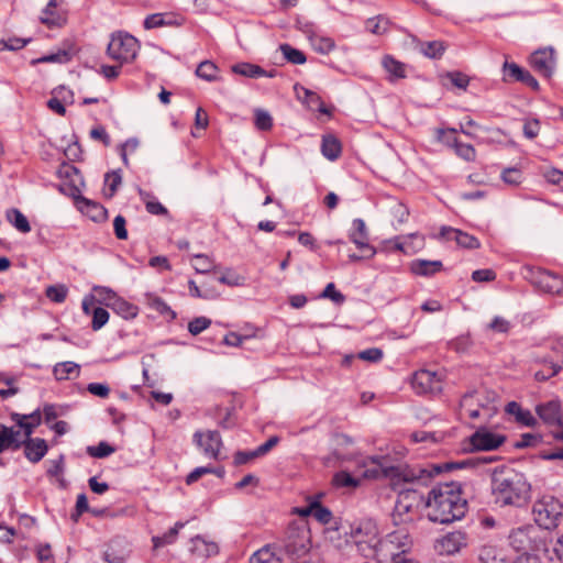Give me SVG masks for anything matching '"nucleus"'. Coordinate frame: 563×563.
<instances>
[{
	"instance_id": "29",
	"label": "nucleus",
	"mask_w": 563,
	"mask_h": 563,
	"mask_svg": "<svg viewBox=\"0 0 563 563\" xmlns=\"http://www.w3.org/2000/svg\"><path fill=\"white\" fill-rule=\"evenodd\" d=\"M282 554L278 542L266 544L252 555L251 563H269L274 558L280 560Z\"/></svg>"
},
{
	"instance_id": "63",
	"label": "nucleus",
	"mask_w": 563,
	"mask_h": 563,
	"mask_svg": "<svg viewBox=\"0 0 563 563\" xmlns=\"http://www.w3.org/2000/svg\"><path fill=\"white\" fill-rule=\"evenodd\" d=\"M126 221L125 218L121 214H118L113 220V229L117 239L126 240L128 239V230L125 228Z\"/></svg>"
},
{
	"instance_id": "47",
	"label": "nucleus",
	"mask_w": 563,
	"mask_h": 563,
	"mask_svg": "<svg viewBox=\"0 0 563 563\" xmlns=\"http://www.w3.org/2000/svg\"><path fill=\"white\" fill-rule=\"evenodd\" d=\"M42 422L41 409H36L33 412L27 415V420H24L21 424V429L24 431L25 437H31L34 432V429L38 427Z\"/></svg>"
},
{
	"instance_id": "45",
	"label": "nucleus",
	"mask_w": 563,
	"mask_h": 563,
	"mask_svg": "<svg viewBox=\"0 0 563 563\" xmlns=\"http://www.w3.org/2000/svg\"><path fill=\"white\" fill-rule=\"evenodd\" d=\"M279 49L284 57L291 64L301 65L307 60L306 55L301 51L292 47L289 44H282Z\"/></svg>"
},
{
	"instance_id": "62",
	"label": "nucleus",
	"mask_w": 563,
	"mask_h": 563,
	"mask_svg": "<svg viewBox=\"0 0 563 563\" xmlns=\"http://www.w3.org/2000/svg\"><path fill=\"white\" fill-rule=\"evenodd\" d=\"M42 412L46 423H49L57 417L64 415V410L54 404H45L41 413Z\"/></svg>"
},
{
	"instance_id": "11",
	"label": "nucleus",
	"mask_w": 563,
	"mask_h": 563,
	"mask_svg": "<svg viewBox=\"0 0 563 563\" xmlns=\"http://www.w3.org/2000/svg\"><path fill=\"white\" fill-rule=\"evenodd\" d=\"M532 282L543 292L563 294V277L550 271L538 268L533 272Z\"/></svg>"
},
{
	"instance_id": "48",
	"label": "nucleus",
	"mask_w": 563,
	"mask_h": 563,
	"mask_svg": "<svg viewBox=\"0 0 563 563\" xmlns=\"http://www.w3.org/2000/svg\"><path fill=\"white\" fill-rule=\"evenodd\" d=\"M114 451V446L110 445L108 442L104 441L99 442L97 445H91L87 448V453L96 459L107 457Z\"/></svg>"
},
{
	"instance_id": "12",
	"label": "nucleus",
	"mask_w": 563,
	"mask_h": 563,
	"mask_svg": "<svg viewBox=\"0 0 563 563\" xmlns=\"http://www.w3.org/2000/svg\"><path fill=\"white\" fill-rule=\"evenodd\" d=\"M505 441V435L493 433L485 428L478 429L470 438L472 451H493L498 449Z\"/></svg>"
},
{
	"instance_id": "17",
	"label": "nucleus",
	"mask_w": 563,
	"mask_h": 563,
	"mask_svg": "<svg viewBox=\"0 0 563 563\" xmlns=\"http://www.w3.org/2000/svg\"><path fill=\"white\" fill-rule=\"evenodd\" d=\"M539 418L549 426L563 427V415L560 400H550L536 407Z\"/></svg>"
},
{
	"instance_id": "28",
	"label": "nucleus",
	"mask_w": 563,
	"mask_h": 563,
	"mask_svg": "<svg viewBox=\"0 0 563 563\" xmlns=\"http://www.w3.org/2000/svg\"><path fill=\"white\" fill-rule=\"evenodd\" d=\"M56 5L57 0H49L45 9H43L42 15L40 16V21L48 27L62 26L66 21L62 14L54 11Z\"/></svg>"
},
{
	"instance_id": "43",
	"label": "nucleus",
	"mask_w": 563,
	"mask_h": 563,
	"mask_svg": "<svg viewBox=\"0 0 563 563\" xmlns=\"http://www.w3.org/2000/svg\"><path fill=\"white\" fill-rule=\"evenodd\" d=\"M389 21L383 15L369 18L366 20L365 27L368 32L380 35L388 31Z\"/></svg>"
},
{
	"instance_id": "53",
	"label": "nucleus",
	"mask_w": 563,
	"mask_h": 563,
	"mask_svg": "<svg viewBox=\"0 0 563 563\" xmlns=\"http://www.w3.org/2000/svg\"><path fill=\"white\" fill-rule=\"evenodd\" d=\"M170 24H172V21L166 20V15L163 13L150 14L144 20V27L146 30L156 29V27H161L164 25H170Z\"/></svg>"
},
{
	"instance_id": "15",
	"label": "nucleus",
	"mask_w": 563,
	"mask_h": 563,
	"mask_svg": "<svg viewBox=\"0 0 563 563\" xmlns=\"http://www.w3.org/2000/svg\"><path fill=\"white\" fill-rule=\"evenodd\" d=\"M504 80L506 81H520L533 90H539L538 80L526 69L516 63L505 62L503 66Z\"/></svg>"
},
{
	"instance_id": "13",
	"label": "nucleus",
	"mask_w": 563,
	"mask_h": 563,
	"mask_svg": "<svg viewBox=\"0 0 563 563\" xmlns=\"http://www.w3.org/2000/svg\"><path fill=\"white\" fill-rule=\"evenodd\" d=\"M410 544L409 537L406 532L398 530L388 533L384 540L379 542L382 551H385L394 560L400 553H404Z\"/></svg>"
},
{
	"instance_id": "3",
	"label": "nucleus",
	"mask_w": 563,
	"mask_h": 563,
	"mask_svg": "<svg viewBox=\"0 0 563 563\" xmlns=\"http://www.w3.org/2000/svg\"><path fill=\"white\" fill-rule=\"evenodd\" d=\"M492 492L501 506H521L530 493L526 476L512 467H496L492 474Z\"/></svg>"
},
{
	"instance_id": "56",
	"label": "nucleus",
	"mask_w": 563,
	"mask_h": 563,
	"mask_svg": "<svg viewBox=\"0 0 563 563\" xmlns=\"http://www.w3.org/2000/svg\"><path fill=\"white\" fill-rule=\"evenodd\" d=\"M321 298L331 299L334 303L341 305L344 302L345 297L343 294L335 289L333 283H329L320 295Z\"/></svg>"
},
{
	"instance_id": "4",
	"label": "nucleus",
	"mask_w": 563,
	"mask_h": 563,
	"mask_svg": "<svg viewBox=\"0 0 563 563\" xmlns=\"http://www.w3.org/2000/svg\"><path fill=\"white\" fill-rule=\"evenodd\" d=\"M279 543V551L291 563L311 562V532L307 526L290 525Z\"/></svg>"
},
{
	"instance_id": "8",
	"label": "nucleus",
	"mask_w": 563,
	"mask_h": 563,
	"mask_svg": "<svg viewBox=\"0 0 563 563\" xmlns=\"http://www.w3.org/2000/svg\"><path fill=\"white\" fill-rule=\"evenodd\" d=\"M411 386L417 394H439L442 391V376L429 369L415 372L411 378Z\"/></svg>"
},
{
	"instance_id": "16",
	"label": "nucleus",
	"mask_w": 563,
	"mask_h": 563,
	"mask_svg": "<svg viewBox=\"0 0 563 563\" xmlns=\"http://www.w3.org/2000/svg\"><path fill=\"white\" fill-rule=\"evenodd\" d=\"M531 66L536 71L542 75L545 78L552 76L555 58L554 52L552 48H544L536 51L530 58Z\"/></svg>"
},
{
	"instance_id": "31",
	"label": "nucleus",
	"mask_w": 563,
	"mask_h": 563,
	"mask_svg": "<svg viewBox=\"0 0 563 563\" xmlns=\"http://www.w3.org/2000/svg\"><path fill=\"white\" fill-rule=\"evenodd\" d=\"M383 67L389 74V80L401 79L406 77V65L390 55H386L382 60Z\"/></svg>"
},
{
	"instance_id": "5",
	"label": "nucleus",
	"mask_w": 563,
	"mask_h": 563,
	"mask_svg": "<svg viewBox=\"0 0 563 563\" xmlns=\"http://www.w3.org/2000/svg\"><path fill=\"white\" fill-rule=\"evenodd\" d=\"M536 523L545 529H555L563 519L562 503L551 495H544L537 499L532 507Z\"/></svg>"
},
{
	"instance_id": "19",
	"label": "nucleus",
	"mask_w": 563,
	"mask_h": 563,
	"mask_svg": "<svg viewBox=\"0 0 563 563\" xmlns=\"http://www.w3.org/2000/svg\"><path fill=\"white\" fill-rule=\"evenodd\" d=\"M440 236L448 241L454 240L460 246L470 250L477 249L481 245L479 241L475 236L451 227H442L440 230Z\"/></svg>"
},
{
	"instance_id": "61",
	"label": "nucleus",
	"mask_w": 563,
	"mask_h": 563,
	"mask_svg": "<svg viewBox=\"0 0 563 563\" xmlns=\"http://www.w3.org/2000/svg\"><path fill=\"white\" fill-rule=\"evenodd\" d=\"M540 132V121L538 119L526 120L523 124V135L529 139H536Z\"/></svg>"
},
{
	"instance_id": "2",
	"label": "nucleus",
	"mask_w": 563,
	"mask_h": 563,
	"mask_svg": "<svg viewBox=\"0 0 563 563\" xmlns=\"http://www.w3.org/2000/svg\"><path fill=\"white\" fill-rule=\"evenodd\" d=\"M424 505L428 519L442 525L461 520L468 508L461 485L456 482L437 484L429 492Z\"/></svg>"
},
{
	"instance_id": "54",
	"label": "nucleus",
	"mask_w": 563,
	"mask_h": 563,
	"mask_svg": "<svg viewBox=\"0 0 563 563\" xmlns=\"http://www.w3.org/2000/svg\"><path fill=\"white\" fill-rule=\"evenodd\" d=\"M211 324V320L207 317H197L188 323V331L192 335H198Z\"/></svg>"
},
{
	"instance_id": "46",
	"label": "nucleus",
	"mask_w": 563,
	"mask_h": 563,
	"mask_svg": "<svg viewBox=\"0 0 563 563\" xmlns=\"http://www.w3.org/2000/svg\"><path fill=\"white\" fill-rule=\"evenodd\" d=\"M184 527V523L177 522L173 528H170L166 533L161 537H153L152 541L154 548H161L166 544H170L175 541L178 536L179 529Z\"/></svg>"
},
{
	"instance_id": "35",
	"label": "nucleus",
	"mask_w": 563,
	"mask_h": 563,
	"mask_svg": "<svg viewBox=\"0 0 563 563\" xmlns=\"http://www.w3.org/2000/svg\"><path fill=\"white\" fill-rule=\"evenodd\" d=\"M232 71L234 74L249 77V78H258L267 76V73L265 69L260 67L258 65H254L251 63H239L231 67Z\"/></svg>"
},
{
	"instance_id": "7",
	"label": "nucleus",
	"mask_w": 563,
	"mask_h": 563,
	"mask_svg": "<svg viewBox=\"0 0 563 563\" xmlns=\"http://www.w3.org/2000/svg\"><path fill=\"white\" fill-rule=\"evenodd\" d=\"M537 530L532 525H525L512 529L508 534L509 545L517 552L527 554L533 551Z\"/></svg>"
},
{
	"instance_id": "27",
	"label": "nucleus",
	"mask_w": 563,
	"mask_h": 563,
	"mask_svg": "<svg viewBox=\"0 0 563 563\" xmlns=\"http://www.w3.org/2000/svg\"><path fill=\"white\" fill-rule=\"evenodd\" d=\"M321 152L322 155L329 161L338 159L342 152V146L338 137H335L332 134L323 135L321 143Z\"/></svg>"
},
{
	"instance_id": "59",
	"label": "nucleus",
	"mask_w": 563,
	"mask_h": 563,
	"mask_svg": "<svg viewBox=\"0 0 563 563\" xmlns=\"http://www.w3.org/2000/svg\"><path fill=\"white\" fill-rule=\"evenodd\" d=\"M445 77L450 79L453 86L460 89H466L470 84L468 76L461 71H449Z\"/></svg>"
},
{
	"instance_id": "10",
	"label": "nucleus",
	"mask_w": 563,
	"mask_h": 563,
	"mask_svg": "<svg viewBox=\"0 0 563 563\" xmlns=\"http://www.w3.org/2000/svg\"><path fill=\"white\" fill-rule=\"evenodd\" d=\"M423 501L424 497L418 490L402 489L398 494V498L395 504L394 516H398L402 521H406L407 519L404 517L416 510Z\"/></svg>"
},
{
	"instance_id": "37",
	"label": "nucleus",
	"mask_w": 563,
	"mask_h": 563,
	"mask_svg": "<svg viewBox=\"0 0 563 563\" xmlns=\"http://www.w3.org/2000/svg\"><path fill=\"white\" fill-rule=\"evenodd\" d=\"M7 220L20 232L29 233L31 225L26 217L16 208L7 211Z\"/></svg>"
},
{
	"instance_id": "14",
	"label": "nucleus",
	"mask_w": 563,
	"mask_h": 563,
	"mask_svg": "<svg viewBox=\"0 0 563 563\" xmlns=\"http://www.w3.org/2000/svg\"><path fill=\"white\" fill-rule=\"evenodd\" d=\"M194 440L200 446L206 456L217 460L222 446V440L218 431H197Z\"/></svg>"
},
{
	"instance_id": "58",
	"label": "nucleus",
	"mask_w": 563,
	"mask_h": 563,
	"mask_svg": "<svg viewBox=\"0 0 563 563\" xmlns=\"http://www.w3.org/2000/svg\"><path fill=\"white\" fill-rule=\"evenodd\" d=\"M31 38H20V37H10L8 41H0V51L9 49V51H18L23 48Z\"/></svg>"
},
{
	"instance_id": "34",
	"label": "nucleus",
	"mask_w": 563,
	"mask_h": 563,
	"mask_svg": "<svg viewBox=\"0 0 563 563\" xmlns=\"http://www.w3.org/2000/svg\"><path fill=\"white\" fill-rule=\"evenodd\" d=\"M53 373L58 380L69 379L73 376L77 377L79 375L80 367L78 364L70 361L60 362L54 366Z\"/></svg>"
},
{
	"instance_id": "50",
	"label": "nucleus",
	"mask_w": 563,
	"mask_h": 563,
	"mask_svg": "<svg viewBox=\"0 0 563 563\" xmlns=\"http://www.w3.org/2000/svg\"><path fill=\"white\" fill-rule=\"evenodd\" d=\"M68 289L65 285H52L46 288V296L53 302L60 303L65 301Z\"/></svg>"
},
{
	"instance_id": "26",
	"label": "nucleus",
	"mask_w": 563,
	"mask_h": 563,
	"mask_svg": "<svg viewBox=\"0 0 563 563\" xmlns=\"http://www.w3.org/2000/svg\"><path fill=\"white\" fill-rule=\"evenodd\" d=\"M443 268L441 261L415 260L410 263V272L417 276L429 277Z\"/></svg>"
},
{
	"instance_id": "9",
	"label": "nucleus",
	"mask_w": 563,
	"mask_h": 563,
	"mask_svg": "<svg viewBox=\"0 0 563 563\" xmlns=\"http://www.w3.org/2000/svg\"><path fill=\"white\" fill-rule=\"evenodd\" d=\"M70 195L74 198L77 209L89 217L92 221L101 222L108 218L107 209L99 202L81 196L80 190L77 187H73Z\"/></svg>"
},
{
	"instance_id": "23",
	"label": "nucleus",
	"mask_w": 563,
	"mask_h": 563,
	"mask_svg": "<svg viewBox=\"0 0 563 563\" xmlns=\"http://www.w3.org/2000/svg\"><path fill=\"white\" fill-rule=\"evenodd\" d=\"M295 90L297 92L298 98L301 99L302 102H305L308 108H310L311 110H317L324 114L329 113V110L325 108L324 102L317 92L311 91L302 86H299L298 84L295 85Z\"/></svg>"
},
{
	"instance_id": "42",
	"label": "nucleus",
	"mask_w": 563,
	"mask_h": 563,
	"mask_svg": "<svg viewBox=\"0 0 563 563\" xmlns=\"http://www.w3.org/2000/svg\"><path fill=\"white\" fill-rule=\"evenodd\" d=\"M217 74L218 67L211 60L201 62L196 69V75L207 81H216L218 79Z\"/></svg>"
},
{
	"instance_id": "44",
	"label": "nucleus",
	"mask_w": 563,
	"mask_h": 563,
	"mask_svg": "<svg viewBox=\"0 0 563 563\" xmlns=\"http://www.w3.org/2000/svg\"><path fill=\"white\" fill-rule=\"evenodd\" d=\"M121 183L122 176L119 170H112L107 173L104 175V184L108 188L104 190V196L107 198H112L115 195Z\"/></svg>"
},
{
	"instance_id": "18",
	"label": "nucleus",
	"mask_w": 563,
	"mask_h": 563,
	"mask_svg": "<svg viewBox=\"0 0 563 563\" xmlns=\"http://www.w3.org/2000/svg\"><path fill=\"white\" fill-rule=\"evenodd\" d=\"M20 443L24 449V456L34 464L38 463L48 451V445L42 438L25 437Z\"/></svg>"
},
{
	"instance_id": "32",
	"label": "nucleus",
	"mask_w": 563,
	"mask_h": 563,
	"mask_svg": "<svg viewBox=\"0 0 563 563\" xmlns=\"http://www.w3.org/2000/svg\"><path fill=\"white\" fill-rule=\"evenodd\" d=\"M308 40L312 48L319 54L325 55L335 48L334 40L328 36H321L313 32H309Z\"/></svg>"
},
{
	"instance_id": "41",
	"label": "nucleus",
	"mask_w": 563,
	"mask_h": 563,
	"mask_svg": "<svg viewBox=\"0 0 563 563\" xmlns=\"http://www.w3.org/2000/svg\"><path fill=\"white\" fill-rule=\"evenodd\" d=\"M419 46L420 52L429 58H440L445 51V46L441 41L421 42Z\"/></svg>"
},
{
	"instance_id": "6",
	"label": "nucleus",
	"mask_w": 563,
	"mask_h": 563,
	"mask_svg": "<svg viewBox=\"0 0 563 563\" xmlns=\"http://www.w3.org/2000/svg\"><path fill=\"white\" fill-rule=\"evenodd\" d=\"M139 47V41L134 36L119 32L112 35L107 52L112 59L129 63L136 57Z\"/></svg>"
},
{
	"instance_id": "49",
	"label": "nucleus",
	"mask_w": 563,
	"mask_h": 563,
	"mask_svg": "<svg viewBox=\"0 0 563 563\" xmlns=\"http://www.w3.org/2000/svg\"><path fill=\"white\" fill-rule=\"evenodd\" d=\"M358 479L353 477L349 472L341 471L334 474L332 478V484L335 487H356L358 485Z\"/></svg>"
},
{
	"instance_id": "39",
	"label": "nucleus",
	"mask_w": 563,
	"mask_h": 563,
	"mask_svg": "<svg viewBox=\"0 0 563 563\" xmlns=\"http://www.w3.org/2000/svg\"><path fill=\"white\" fill-rule=\"evenodd\" d=\"M112 309L115 313L124 319H133L137 316L139 309L136 306L128 302L124 299H115L112 303Z\"/></svg>"
},
{
	"instance_id": "1",
	"label": "nucleus",
	"mask_w": 563,
	"mask_h": 563,
	"mask_svg": "<svg viewBox=\"0 0 563 563\" xmlns=\"http://www.w3.org/2000/svg\"><path fill=\"white\" fill-rule=\"evenodd\" d=\"M468 462H445L440 464H430L427 467L409 468L401 466L387 465L385 457H369L364 462L365 471L363 476L365 478H389L393 486H397L400 482L405 483H420L426 485L428 479L433 475H439L443 472H449L456 468H463Z\"/></svg>"
},
{
	"instance_id": "20",
	"label": "nucleus",
	"mask_w": 563,
	"mask_h": 563,
	"mask_svg": "<svg viewBox=\"0 0 563 563\" xmlns=\"http://www.w3.org/2000/svg\"><path fill=\"white\" fill-rule=\"evenodd\" d=\"M129 556L130 549L128 542L122 538L112 539L103 555L108 563H125Z\"/></svg>"
},
{
	"instance_id": "22",
	"label": "nucleus",
	"mask_w": 563,
	"mask_h": 563,
	"mask_svg": "<svg viewBox=\"0 0 563 563\" xmlns=\"http://www.w3.org/2000/svg\"><path fill=\"white\" fill-rule=\"evenodd\" d=\"M441 550L446 554H454L467 545V536L463 531L449 532L440 540Z\"/></svg>"
},
{
	"instance_id": "33",
	"label": "nucleus",
	"mask_w": 563,
	"mask_h": 563,
	"mask_svg": "<svg viewBox=\"0 0 563 563\" xmlns=\"http://www.w3.org/2000/svg\"><path fill=\"white\" fill-rule=\"evenodd\" d=\"M300 514L303 516L311 515L322 525L329 523L332 519L331 510L318 501L311 503L307 508L302 509Z\"/></svg>"
},
{
	"instance_id": "25",
	"label": "nucleus",
	"mask_w": 563,
	"mask_h": 563,
	"mask_svg": "<svg viewBox=\"0 0 563 563\" xmlns=\"http://www.w3.org/2000/svg\"><path fill=\"white\" fill-rule=\"evenodd\" d=\"M20 431L0 423V454L5 450L16 451L21 448Z\"/></svg>"
},
{
	"instance_id": "38",
	"label": "nucleus",
	"mask_w": 563,
	"mask_h": 563,
	"mask_svg": "<svg viewBox=\"0 0 563 563\" xmlns=\"http://www.w3.org/2000/svg\"><path fill=\"white\" fill-rule=\"evenodd\" d=\"M146 305L162 316L169 317L172 320L176 318L175 311L158 296L146 295Z\"/></svg>"
},
{
	"instance_id": "57",
	"label": "nucleus",
	"mask_w": 563,
	"mask_h": 563,
	"mask_svg": "<svg viewBox=\"0 0 563 563\" xmlns=\"http://www.w3.org/2000/svg\"><path fill=\"white\" fill-rule=\"evenodd\" d=\"M522 173L516 167H509L503 170L501 179L508 185H519L521 183Z\"/></svg>"
},
{
	"instance_id": "55",
	"label": "nucleus",
	"mask_w": 563,
	"mask_h": 563,
	"mask_svg": "<svg viewBox=\"0 0 563 563\" xmlns=\"http://www.w3.org/2000/svg\"><path fill=\"white\" fill-rule=\"evenodd\" d=\"M454 147L456 154L465 161L472 162L476 157V152L471 144L460 143L454 140Z\"/></svg>"
},
{
	"instance_id": "60",
	"label": "nucleus",
	"mask_w": 563,
	"mask_h": 563,
	"mask_svg": "<svg viewBox=\"0 0 563 563\" xmlns=\"http://www.w3.org/2000/svg\"><path fill=\"white\" fill-rule=\"evenodd\" d=\"M353 439L347 435V434H343V433H336L334 435V443H335V451L333 452V454L335 455L336 459H341V460H345L346 456L339 453L338 449L339 448H346V446H350L353 444Z\"/></svg>"
},
{
	"instance_id": "21",
	"label": "nucleus",
	"mask_w": 563,
	"mask_h": 563,
	"mask_svg": "<svg viewBox=\"0 0 563 563\" xmlns=\"http://www.w3.org/2000/svg\"><path fill=\"white\" fill-rule=\"evenodd\" d=\"M350 239L361 251L367 252L366 257H373L375 255V249L367 242V230L362 219L353 220V232L350 234Z\"/></svg>"
},
{
	"instance_id": "24",
	"label": "nucleus",
	"mask_w": 563,
	"mask_h": 563,
	"mask_svg": "<svg viewBox=\"0 0 563 563\" xmlns=\"http://www.w3.org/2000/svg\"><path fill=\"white\" fill-rule=\"evenodd\" d=\"M505 411L514 416L516 421L525 427H534L538 423L531 411L523 409L517 401H509Z\"/></svg>"
},
{
	"instance_id": "30",
	"label": "nucleus",
	"mask_w": 563,
	"mask_h": 563,
	"mask_svg": "<svg viewBox=\"0 0 563 563\" xmlns=\"http://www.w3.org/2000/svg\"><path fill=\"white\" fill-rule=\"evenodd\" d=\"M537 362L543 365L541 369L534 373V378L539 382H545L549 378L555 376L563 367V362H553L548 357L537 360Z\"/></svg>"
},
{
	"instance_id": "64",
	"label": "nucleus",
	"mask_w": 563,
	"mask_h": 563,
	"mask_svg": "<svg viewBox=\"0 0 563 563\" xmlns=\"http://www.w3.org/2000/svg\"><path fill=\"white\" fill-rule=\"evenodd\" d=\"M472 279L476 283L493 282L496 279V273L493 269H476L472 273Z\"/></svg>"
},
{
	"instance_id": "51",
	"label": "nucleus",
	"mask_w": 563,
	"mask_h": 563,
	"mask_svg": "<svg viewBox=\"0 0 563 563\" xmlns=\"http://www.w3.org/2000/svg\"><path fill=\"white\" fill-rule=\"evenodd\" d=\"M109 320V312L102 307H93L91 328L95 331L100 330Z\"/></svg>"
},
{
	"instance_id": "52",
	"label": "nucleus",
	"mask_w": 563,
	"mask_h": 563,
	"mask_svg": "<svg viewBox=\"0 0 563 563\" xmlns=\"http://www.w3.org/2000/svg\"><path fill=\"white\" fill-rule=\"evenodd\" d=\"M255 126L261 131H268L273 126L271 114L262 109L255 110Z\"/></svg>"
},
{
	"instance_id": "40",
	"label": "nucleus",
	"mask_w": 563,
	"mask_h": 563,
	"mask_svg": "<svg viewBox=\"0 0 563 563\" xmlns=\"http://www.w3.org/2000/svg\"><path fill=\"white\" fill-rule=\"evenodd\" d=\"M192 551L206 558L218 553L219 549L214 542H206L200 536L192 538Z\"/></svg>"
},
{
	"instance_id": "36",
	"label": "nucleus",
	"mask_w": 563,
	"mask_h": 563,
	"mask_svg": "<svg viewBox=\"0 0 563 563\" xmlns=\"http://www.w3.org/2000/svg\"><path fill=\"white\" fill-rule=\"evenodd\" d=\"M478 558L482 563H511L501 551L492 545H484Z\"/></svg>"
}]
</instances>
